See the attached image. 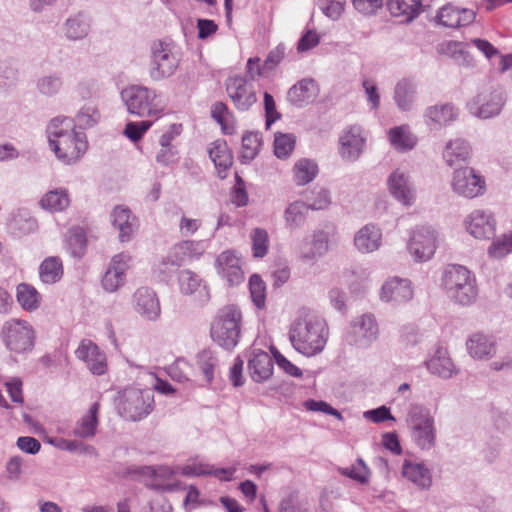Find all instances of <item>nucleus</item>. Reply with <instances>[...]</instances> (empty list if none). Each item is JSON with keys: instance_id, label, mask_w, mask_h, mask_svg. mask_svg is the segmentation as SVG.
Listing matches in <instances>:
<instances>
[{"instance_id": "19", "label": "nucleus", "mask_w": 512, "mask_h": 512, "mask_svg": "<svg viewBox=\"0 0 512 512\" xmlns=\"http://www.w3.org/2000/svg\"><path fill=\"white\" fill-rule=\"evenodd\" d=\"M133 307L137 313L148 320H156L161 307L156 293L147 287H141L133 295Z\"/></svg>"}, {"instance_id": "37", "label": "nucleus", "mask_w": 512, "mask_h": 512, "mask_svg": "<svg viewBox=\"0 0 512 512\" xmlns=\"http://www.w3.org/2000/svg\"><path fill=\"white\" fill-rule=\"evenodd\" d=\"M388 9L393 16L411 21L421 13L422 3L419 0H390Z\"/></svg>"}, {"instance_id": "41", "label": "nucleus", "mask_w": 512, "mask_h": 512, "mask_svg": "<svg viewBox=\"0 0 512 512\" xmlns=\"http://www.w3.org/2000/svg\"><path fill=\"white\" fill-rule=\"evenodd\" d=\"M39 275L42 282L53 284L63 275L62 262L58 257H48L40 265Z\"/></svg>"}, {"instance_id": "40", "label": "nucleus", "mask_w": 512, "mask_h": 512, "mask_svg": "<svg viewBox=\"0 0 512 512\" xmlns=\"http://www.w3.org/2000/svg\"><path fill=\"white\" fill-rule=\"evenodd\" d=\"M16 299L20 306L26 311H34L38 309L41 303V295L30 284L21 283L16 289Z\"/></svg>"}, {"instance_id": "63", "label": "nucleus", "mask_w": 512, "mask_h": 512, "mask_svg": "<svg viewBox=\"0 0 512 512\" xmlns=\"http://www.w3.org/2000/svg\"><path fill=\"white\" fill-rule=\"evenodd\" d=\"M304 405L307 410L324 412L326 414L335 416L338 419L342 418V415L338 410L334 409L331 405L324 401L308 400Z\"/></svg>"}, {"instance_id": "21", "label": "nucleus", "mask_w": 512, "mask_h": 512, "mask_svg": "<svg viewBox=\"0 0 512 512\" xmlns=\"http://www.w3.org/2000/svg\"><path fill=\"white\" fill-rule=\"evenodd\" d=\"M339 142L341 156L347 160H355L362 152L365 138L360 127L351 126L343 131Z\"/></svg>"}, {"instance_id": "46", "label": "nucleus", "mask_w": 512, "mask_h": 512, "mask_svg": "<svg viewBox=\"0 0 512 512\" xmlns=\"http://www.w3.org/2000/svg\"><path fill=\"white\" fill-rule=\"evenodd\" d=\"M308 206L302 201H295L291 203L285 210L286 224L291 228H296L305 220Z\"/></svg>"}, {"instance_id": "22", "label": "nucleus", "mask_w": 512, "mask_h": 512, "mask_svg": "<svg viewBox=\"0 0 512 512\" xmlns=\"http://www.w3.org/2000/svg\"><path fill=\"white\" fill-rule=\"evenodd\" d=\"M208 155L213 161L217 174L221 179L227 177V172L233 164V155L223 139H217L207 148Z\"/></svg>"}, {"instance_id": "42", "label": "nucleus", "mask_w": 512, "mask_h": 512, "mask_svg": "<svg viewBox=\"0 0 512 512\" xmlns=\"http://www.w3.org/2000/svg\"><path fill=\"white\" fill-rule=\"evenodd\" d=\"M262 146V136L258 132H247L242 137L240 159L242 162L253 160Z\"/></svg>"}, {"instance_id": "57", "label": "nucleus", "mask_w": 512, "mask_h": 512, "mask_svg": "<svg viewBox=\"0 0 512 512\" xmlns=\"http://www.w3.org/2000/svg\"><path fill=\"white\" fill-rule=\"evenodd\" d=\"M202 227V221L199 218H191L183 215L179 222V232L184 237L194 235Z\"/></svg>"}, {"instance_id": "18", "label": "nucleus", "mask_w": 512, "mask_h": 512, "mask_svg": "<svg viewBox=\"0 0 512 512\" xmlns=\"http://www.w3.org/2000/svg\"><path fill=\"white\" fill-rule=\"evenodd\" d=\"M130 259V256L124 253L117 254L112 258L109 268L102 278V285L106 291L114 292L124 284Z\"/></svg>"}, {"instance_id": "43", "label": "nucleus", "mask_w": 512, "mask_h": 512, "mask_svg": "<svg viewBox=\"0 0 512 512\" xmlns=\"http://www.w3.org/2000/svg\"><path fill=\"white\" fill-rule=\"evenodd\" d=\"M318 173L317 164L310 159L298 160L293 168L294 181L298 185H305L311 182Z\"/></svg>"}, {"instance_id": "34", "label": "nucleus", "mask_w": 512, "mask_h": 512, "mask_svg": "<svg viewBox=\"0 0 512 512\" xmlns=\"http://www.w3.org/2000/svg\"><path fill=\"white\" fill-rule=\"evenodd\" d=\"M470 151L471 148L465 140L455 139L446 145L443 157L447 164L452 167L467 161Z\"/></svg>"}, {"instance_id": "27", "label": "nucleus", "mask_w": 512, "mask_h": 512, "mask_svg": "<svg viewBox=\"0 0 512 512\" xmlns=\"http://www.w3.org/2000/svg\"><path fill=\"white\" fill-rule=\"evenodd\" d=\"M329 250V237L328 233L319 230L315 231L312 239L300 246L299 258L302 261L315 260L323 256Z\"/></svg>"}, {"instance_id": "25", "label": "nucleus", "mask_w": 512, "mask_h": 512, "mask_svg": "<svg viewBox=\"0 0 512 512\" xmlns=\"http://www.w3.org/2000/svg\"><path fill=\"white\" fill-rule=\"evenodd\" d=\"M112 225L119 231V240L127 242L137 226V220L132 216L129 208L119 205L113 209L111 214Z\"/></svg>"}, {"instance_id": "4", "label": "nucleus", "mask_w": 512, "mask_h": 512, "mask_svg": "<svg viewBox=\"0 0 512 512\" xmlns=\"http://www.w3.org/2000/svg\"><path fill=\"white\" fill-rule=\"evenodd\" d=\"M242 312L237 305L228 304L216 313L210 327L214 342L225 349L234 348L240 337Z\"/></svg>"}, {"instance_id": "50", "label": "nucleus", "mask_w": 512, "mask_h": 512, "mask_svg": "<svg viewBox=\"0 0 512 512\" xmlns=\"http://www.w3.org/2000/svg\"><path fill=\"white\" fill-rule=\"evenodd\" d=\"M340 473L361 484L367 483L370 477L369 468L360 458L351 467L340 469Z\"/></svg>"}, {"instance_id": "6", "label": "nucleus", "mask_w": 512, "mask_h": 512, "mask_svg": "<svg viewBox=\"0 0 512 512\" xmlns=\"http://www.w3.org/2000/svg\"><path fill=\"white\" fill-rule=\"evenodd\" d=\"M153 402L149 389L127 388L120 395L118 409L122 417L138 421L151 413Z\"/></svg>"}, {"instance_id": "55", "label": "nucleus", "mask_w": 512, "mask_h": 512, "mask_svg": "<svg viewBox=\"0 0 512 512\" xmlns=\"http://www.w3.org/2000/svg\"><path fill=\"white\" fill-rule=\"evenodd\" d=\"M68 244L74 255H81L86 247V237L82 228H73L69 231Z\"/></svg>"}, {"instance_id": "48", "label": "nucleus", "mask_w": 512, "mask_h": 512, "mask_svg": "<svg viewBox=\"0 0 512 512\" xmlns=\"http://www.w3.org/2000/svg\"><path fill=\"white\" fill-rule=\"evenodd\" d=\"M250 294L257 308L262 309L266 303V285L261 277L254 274L249 279Z\"/></svg>"}, {"instance_id": "35", "label": "nucleus", "mask_w": 512, "mask_h": 512, "mask_svg": "<svg viewBox=\"0 0 512 512\" xmlns=\"http://www.w3.org/2000/svg\"><path fill=\"white\" fill-rule=\"evenodd\" d=\"M388 138L391 145L401 152L413 149L417 143V138L411 133L408 125L391 128L388 131Z\"/></svg>"}, {"instance_id": "1", "label": "nucleus", "mask_w": 512, "mask_h": 512, "mask_svg": "<svg viewBox=\"0 0 512 512\" xmlns=\"http://www.w3.org/2000/svg\"><path fill=\"white\" fill-rule=\"evenodd\" d=\"M49 144L56 157L65 164L78 161L87 151L88 142L82 132L75 130L73 119L56 117L47 128Z\"/></svg>"}, {"instance_id": "16", "label": "nucleus", "mask_w": 512, "mask_h": 512, "mask_svg": "<svg viewBox=\"0 0 512 512\" xmlns=\"http://www.w3.org/2000/svg\"><path fill=\"white\" fill-rule=\"evenodd\" d=\"M205 252L202 241L183 240L175 244L167 253L166 262L181 266L187 261L198 260Z\"/></svg>"}, {"instance_id": "39", "label": "nucleus", "mask_w": 512, "mask_h": 512, "mask_svg": "<svg viewBox=\"0 0 512 512\" xmlns=\"http://www.w3.org/2000/svg\"><path fill=\"white\" fill-rule=\"evenodd\" d=\"M69 204L70 199L67 191L64 189L49 191L39 201L41 208L50 212L63 211Z\"/></svg>"}, {"instance_id": "56", "label": "nucleus", "mask_w": 512, "mask_h": 512, "mask_svg": "<svg viewBox=\"0 0 512 512\" xmlns=\"http://www.w3.org/2000/svg\"><path fill=\"white\" fill-rule=\"evenodd\" d=\"M356 11L365 16L374 15L383 6V0H351Z\"/></svg>"}, {"instance_id": "64", "label": "nucleus", "mask_w": 512, "mask_h": 512, "mask_svg": "<svg viewBox=\"0 0 512 512\" xmlns=\"http://www.w3.org/2000/svg\"><path fill=\"white\" fill-rule=\"evenodd\" d=\"M100 118V115L96 109L87 108L81 110L77 115V122L81 127H92Z\"/></svg>"}, {"instance_id": "24", "label": "nucleus", "mask_w": 512, "mask_h": 512, "mask_svg": "<svg viewBox=\"0 0 512 512\" xmlns=\"http://www.w3.org/2000/svg\"><path fill=\"white\" fill-rule=\"evenodd\" d=\"M390 193L402 204L410 206L415 200V191L409 184L405 174L399 170L394 171L388 179Z\"/></svg>"}, {"instance_id": "10", "label": "nucleus", "mask_w": 512, "mask_h": 512, "mask_svg": "<svg viewBox=\"0 0 512 512\" xmlns=\"http://www.w3.org/2000/svg\"><path fill=\"white\" fill-rule=\"evenodd\" d=\"M452 189L458 195L474 198L484 193L485 180L473 168L464 167L454 172Z\"/></svg>"}, {"instance_id": "2", "label": "nucleus", "mask_w": 512, "mask_h": 512, "mask_svg": "<svg viewBox=\"0 0 512 512\" xmlns=\"http://www.w3.org/2000/svg\"><path fill=\"white\" fill-rule=\"evenodd\" d=\"M289 338L292 346L305 356L320 353L328 339L326 322L310 311H302L291 326Z\"/></svg>"}, {"instance_id": "9", "label": "nucleus", "mask_w": 512, "mask_h": 512, "mask_svg": "<svg viewBox=\"0 0 512 512\" xmlns=\"http://www.w3.org/2000/svg\"><path fill=\"white\" fill-rule=\"evenodd\" d=\"M225 86L227 95L237 110L248 111L257 102L254 86L245 77L240 75L229 77Z\"/></svg>"}, {"instance_id": "15", "label": "nucleus", "mask_w": 512, "mask_h": 512, "mask_svg": "<svg viewBox=\"0 0 512 512\" xmlns=\"http://www.w3.org/2000/svg\"><path fill=\"white\" fill-rule=\"evenodd\" d=\"M75 354L79 360L85 362L92 374L103 375L106 373L108 368L106 355L92 341H81Z\"/></svg>"}, {"instance_id": "29", "label": "nucleus", "mask_w": 512, "mask_h": 512, "mask_svg": "<svg viewBox=\"0 0 512 512\" xmlns=\"http://www.w3.org/2000/svg\"><path fill=\"white\" fill-rule=\"evenodd\" d=\"M470 112L480 118L487 119L499 114L501 99L497 95H478L470 104Z\"/></svg>"}, {"instance_id": "61", "label": "nucleus", "mask_w": 512, "mask_h": 512, "mask_svg": "<svg viewBox=\"0 0 512 512\" xmlns=\"http://www.w3.org/2000/svg\"><path fill=\"white\" fill-rule=\"evenodd\" d=\"M57 448L68 451L83 450L86 452H95L93 446L85 445L84 443L77 440H66L63 438L55 439L51 441Z\"/></svg>"}, {"instance_id": "58", "label": "nucleus", "mask_w": 512, "mask_h": 512, "mask_svg": "<svg viewBox=\"0 0 512 512\" xmlns=\"http://www.w3.org/2000/svg\"><path fill=\"white\" fill-rule=\"evenodd\" d=\"M210 465L199 460H193L181 467V474L185 476H203L208 475Z\"/></svg>"}, {"instance_id": "47", "label": "nucleus", "mask_w": 512, "mask_h": 512, "mask_svg": "<svg viewBox=\"0 0 512 512\" xmlns=\"http://www.w3.org/2000/svg\"><path fill=\"white\" fill-rule=\"evenodd\" d=\"M252 252L256 258H263L269 250V235L265 229L255 228L251 234Z\"/></svg>"}, {"instance_id": "54", "label": "nucleus", "mask_w": 512, "mask_h": 512, "mask_svg": "<svg viewBox=\"0 0 512 512\" xmlns=\"http://www.w3.org/2000/svg\"><path fill=\"white\" fill-rule=\"evenodd\" d=\"M89 31V24L81 18H72L67 20L66 35L72 40L85 37Z\"/></svg>"}, {"instance_id": "14", "label": "nucleus", "mask_w": 512, "mask_h": 512, "mask_svg": "<svg viewBox=\"0 0 512 512\" xmlns=\"http://www.w3.org/2000/svg\"><path fill=\"white\" fill-rule=\"evenodd\" d=\"M467 232L476 239H489L496 231V220L490 212L474 210L465 219Z\"/></svg>"}, {"instance_id": "23", "label": "nucleus", "mask_w": 512, "mask_h": 512, "mask_svg": "<svg viewBox=\"0 0 512 512\" xmlns=\"http://www.w3.org/2000/svg\"><path fill=\"white\" fill-rule=\"evenodd\" d=\"M381 299L395 303H405L412 299L413 290L406 279L392 278L384 283L381 289Z\"/></svg>"}, {"instance_id": "30", "label": "nucleus", "mask_w": 512, "mask_h": 512, "mask_svg": "<svg viewBox=\"0 0 512 512\" xmlns=\"http://www.w3.org/2000/svg\"><path fill=\"white\" fill-rule=\"evenodd\" d=\"M402 475L422 489H427L432 484L431 473L422 463L405 460L402 466Z\"/></svg>"}, {"instance_id": "32", "label": "nucleus", "mask_w": 512, "mask_h": 512, "mask_svg": "<svg viewBox=\"0 0 512 512\" xmlns=\"http://www.w3.org/2000/svg\"><path fill=\"white\" fill-rule=\"evenodd\" d=\"M458 116V111L450 103L430 106L425 111V118L431 124L446 126Z\"/></svg>"}, {"instance_id": "51", "label": "nucleus", "mask_w": 512, "mask_h": 512, "mask_svg": "<svg viewBox=\"0 0 512 512\" xmlns=\"http://www.w3.org/2000/svg\"><path fill=\"white\" fill-rule=\"evenodd\" d=\"M154 121L143 120L137 122H128L124 128V135L132 142L140 141L145 133L151 128Z\"/></svg>"}, {"instance_id": "36", "label": "nucleus", "mask_w": 512, "mask_h": 512, "mask_svg": "<svg viewBox=\"0 0 512 512\" xmlns=\"http://www.w3.org/2000/svg\"><path fill=\"white\" fill-rule=\"evenodd\" d=\"M179 287L182 293L192 295L198 293L200 296L209 297V289L203 280L190 270H183L179 275Z\"/></svg>"}, {"instance_id": "62", "label": "nucleus", "mask_w": 512, "mask_h": 512, "mask_svg": "<svg viewBox=\"0 0 512 512\" xmlns=\"http://www.w3.org/2000/svg\"><path fill=\"white\" fill-rule=\"evenodd\" d=\"M312 194L314 197L309 199L310 203L307 205L308 209L322 210L326 209L330 205L331 199L327 190L320 189L318 191L312 192Z\"/></svg>"}, {"instance_id": "49", "label": "nucleus", "mask_w": 512, "mask_h": 512, "mask_svg": "<svg viewBox=\"0 0 512 512\" xmlns=\"http://www.w3.org/2000/svg\"><path fill=\"white\" fill-rule=\"evenodd\" d=\"M296 139L292 134H276L274 153L278 158H287L294 150Z\"/></svg>"}, {"instance_id": "7", "label": "nucleus", "mask_w": 512, "mask_h": 512, "mask_svg": "<svg viewBox=\"0 0 512 512\" xmlns=\"http://www.w3.org/2000/svg\"><path fill=\"white\" fill-rule=\"evenodd\" d=\"M1 335L7 349L16 354L29 352L35 345V331L25 320H8L3 325Z\"/></svg>"}, {"instance_id": "3", "label": "nucleus", "mask_w": 512, "mask_h": 512, "mask_svg": "<svg viewBox=\"0 0 512 512\" xmlns=\"http://www.w3.org/2000/svg\"><path fill=\"white\" fill-rule=\"evenodd\" d=\"M447 296L456 304L468 306L475 302L478 287L475 275L462 265H449L442 276Z\"/></svg>"}, {"instance_id": "52", "label": "nucleus", "mask_w": 512, "mask_h": 512, "mask_svg": "<svg viewBox=\"0 0 512 512\" xmlns=\"http://www.w3.org/2000/svg\"><path fill=\"white\" fill-rule=\"evenodd\" d=\"M489 255L494 258H501L512 252V231L505 233L495 240L489 247Z\"/></svg>"}, {"instance_id": "20", "label": "nucleus", "mask_w": 512, "mask_h": 512, "mask_svg": "<svg viewBox=\"0 0 512 512\" xmlns=\"http://www.w3.org/2000/svg\"><path fill=\"white\" fill-rule=\"evenodd\" d=\"M378 324L372 314H363L352 323L350 342L356 345L370 344L377 339Z\"/></svg>"}, {"instance_id": "60", "label": "nucleus", "mask_w": 512, "mask_h": 512, "mask_svg": "<svg viewBox=\"0 0 512 512\" xmlns=\"http://www.w3.org/2000/svg\"><path fill=\"white\" fill-rule=\"evenodd\" d=\"M235 178L236 184L231 193V201L238 207L245 206L248 203V195L245 190L244 181L238 174L235 175Z\"/></svg>"}, {"instance_id": "53", "label": "nucleus", "mask_w": 512, "mask_h": 512, "mask_svg": "<svg viewBox=\"0 0 512 512\" xmlns=\"http://www.w3.org/2000/svg\"><path fill=\"white\" fill-rule=\"evenodd\" d=\"M197 365L204 374L205 380L211 382L214 377L216 358L211 351L204 350L197 355Z\"/></svg>"}, {"instance_id": "11", "label": "nucleus", "mask_w": 512, "mask_h": 512, "mask_svg": "<svg viewBox=\"0 0 512 512\" xmlns=\"http://www.w3.org/2000/svg\"><path fill=\"white\" fill-rule=\"evenodd\" d=\"M437 240L436 231L431 227H419L410 238L409 251L418 260H428L435 253Z\"/></svg>"}, {"instance_id": "17", "label": "nucleus", "mask_w": 512, "mask_h": 512, "mask_svg": "<svg viewBox=\"0 0 512 512\" xmlns=\"http://www.w3.org/2000/svg\"><path fill=\"white\" fill-rule=\"evenodd\" d=\"M476 19V12L468 8H459L453 4L441 7L436 15L439 24L448 28H459L472 24Z\"/></svg>"}, {"instance_id": "45", "label": "nucleus", "mask_w": 512, "mask_h": 512, "mask_svg": "<svg viewBox=\"0 0 512 512\" xmlns=\"http://www.w3.org/2000/svg\"><path fill=\"white\" fill-rule=\"evenodd\" d=\"M414 94L415 87L411 82L407 80L398 82L395 88V101L397 106L402 110H409L413 103Z\"/></svg>"}, {"instance_id": "59", "label": "nucleus", "mask_w": 512, "mask_h": 512, "mask_svg": "<svg viewBox=\"0 0 512 512\" xmlns=\"http://www.w3.org/2000/svg\"><path fill=\"white\" fill-rule=\"evenodd\" d=\"M273 357L277 363V365L283 369L287 374L293 377L302 376V371L296 365L291 363L286 357H284L278 350L271 349Z\"/></svg>"}, {"instance_id": "8", "label": "nucleus", "mask_w": 512, "mask_h": 512, "mask_svg": "<svg viewBox=\"0 0 512 512\" xmlns=\"http://www.w3.org/2000/svg\"><path fill=\"white\" fill-rule=\"evenodd\" d=\"M180 63L179 54L170 43L159 41L152 46L150 77L161 80L173 75Z\"/></svg>"}, {"instance_id": "13", "label": "nucleus", "mask_w": 512, "mask_h": 512, "mask_svg": "<svg viewBox=\"0 0 512 512\" xmlns=\"http://www.w3.org/2000/svg\"><path fill=\"white\" fill-rule=\"evenodd\" d=\"M215 267L218 275L225 279L231 286L238 285L244 280L240 258L232 250H226L220 253L216 258Z\"/></svg>"}, {"instance_id": "33", "label": "nucleus", "mask_w": 512, "mask_h": 512, "mask_svg": "<svg viewBox=\"0 0 512 512\" xmlns=\"http://www.w3.org/2000/svg\"><path fill=\"white\" fill-rule=\"evenodd\" d=\"M354 242L359 251L373 252L380 246L381 231L374 225H366L356 234Z\"/></svg>"}, {"instance_id": "5", "label": "nucleus", "mask_w": 512, "mask_h": 512, "mask_svg": "<svg viewBox=\"0 0 512 512\" xmlns=\"http://www.w3.org/2000/svg\"><path fill=\"white\" fill-rule=\"evenodd\" d=\"M121 95L130 114L138 117H155V119L164 115L163 108L155 104L157 96L154 90L141 85H132L125 88Z\"/></svg>"}, {"instance_id": "44", "label": "nucleus", "mask_w": 512, "mask_h": 512, "mask_svg": "<svg viewBox=\"0 0 512 512\" xmlns=\"http://www.w3.org/2000/svg\"><path fill=\"white\" fill-rule=\"evenodd\" d=\"M467 348L474 358L482 359L494 351V344L483 334H474L467 341Z\"/></svg>"}, {"instance_id": "26", "label": "nucleus", "mask_w": 512, "mask_h": 512, "mask_svg": "<svg viewBox=\"0 0 512 512\" xmlns=\"http://www.w3.org/2000/svg\"><path fill=\"white\" fill-rule=\"evenodd\" d=\"M319 93V87L313 79H303L292 86L287 94L290 103L303 106L313 102Z\"/></svg>"}, {"instance_id": "31", "label": "nucleus", "mask_w": 512, "mask_h": 512, "mask_svg": "<svg viewBox=\"0 0 512 512\" xmlns=\"http://www.w3.org/2000/svg\"><path fill=\"white\" fill-rule=\"evenodd\" d=\"M248 368L252 379L256 382H262L272 375V359L266 352L255 353L252 359L249 360Z\"/></svg>"}, {"instance_id": "38", "label": "nucleus", "mask_w": 512, "mask_h": 512, "mask_svg": "<svg viewBox=\"0 0 512 512\" xmlns=\"http://www.w3.org/2000/svg\"><path fill=\"white\" fill-rule=\"evenodd\" d=\"M211 115L221 126L224 134L232 135L236 132V118L223 102H216L212 106Z\"/></svg>"}, {"instance_id": "12", "label": "nucleus", "mask_w": 512, "mask_h": 512, "mask_svg": "<svg viewBox=\"0 0 512 512\" xmlns=\"http://www.w3.org/2000/svg\"><path fill=\"white\" fill-rule=\"evenodd\" d=\"M409 424L418 446L429 449L434 445L435 433L432 418L421 410L413 409L409 414Z\"/></svg>"}, {"instance_id": "28", "label": "nucleus", "mask_w": 512, "mask_h": 512, "mask_svg": "<svg viewBox=\"0 0 512 512\" xmlns=\"http://www.w3.org/2000/svg\"><path fill=\"white\" fill-rule=\"evenodd\" d=\"M100 404L93 403L88 411L82 415L73 427V435L83 439L93 438L97 431Z\"/></svg>"}]
</instances>
